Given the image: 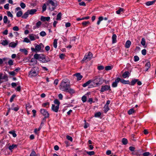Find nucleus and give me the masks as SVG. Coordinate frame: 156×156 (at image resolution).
Wrapping results in <instances>:
<instances>
[{
    "mask_svg": "<svg viewBox=\"0 0 156 156\" xmlns=\"http://www.w3.org/2000/svg\"><path fill=\"white\" fill-rule=\"evenodd\" d=\"M70 87L69 83L68 82V79H66L62 81L60 83L59 88L60 90L66 92L68 90V88H69Z\"/></svg>",
    "mask_w": 156,
    "mask_h": 156,
    "instance_id": "1",
    "label": "nucleus"
},
{
    "mask_svg": "<svg viewBox=\"0 0 156 156\" xmlns=\"http://www.w3.org/2000/svg\"><path fill=\"white\" fill-rule=\"evenodd\" d=\"M34 45L35 48L33 47L31 48V50L32 52L36 53L44 52V46L42 43H40L39 44H35Z\"/></svg>",
    "mask_w": 156,
    "mask_h": 156,
    "instance_id": "2",
    "label": "nucleus"
},
{
    "mask_svg": "<svg viewBox=\"0 0 156 156\" xmlns=\"http://www.w3.org/2000/svg\"><path fill=\"white\" fill-rule=\"evenodd\" d=\"M34 57L36 59H38L43 63L47 62L50 61L48 57H45V56L42 54H35L34 55Z\"/></svg>",
    "mask_w": 156,
    "mask_h": 156,
    "instance_id": "3",
    "label": "nucleus"
},
{
    "mask_svg": "<svg viewBox=\"0 0 156 156\" xmlns=\"http://www.w3.org/2000/svg\"><path fill=\"white\" fill-rule=\"evenodd\" d=\"M91 80L95 85L92 86V87L98 86L102 84L103 83L102 78L99 76H96Z\"/></svg>",
    "mask_w": 156,
    "mask_h": 156,
    "instance_id": "4",
    "label": "nucleus"
},
{
    "mask_svg": "<svg viewBox=\"0 0 156 156\" xmlns=\"http://www.w3.org/2000/svg\"><path fill=\"white\" fill-rule=\"evenodd\" d=\"M46 4L50 11H53L58 5L57 2L55 3L52 0H48Z\"/></svg>",
    "mask_w": 156,
    "mask_h": 156,
    "instance_id": "5",
    "label": "nucleus"
},
{
    "mask_svg": "<svg viewBox=\"0 0 156 156\" xmlns=\"http://www.w3.org/2000/svg\"><path fill=\"white\" fill-rule=\"evenodd\" d=\"M39 73V69L37 67H34L29 72L28 76L30 77H33L37 76Z\"/></svg>",
    "mask_w": 156,
    "mask_h": 156,
    "instance_id": "6",
    "label": "nucleus"
},
{
    "mask_svg": "<svg viewBox=\"0 0 156 156\" xmlns=\"http://www.w3.org/2000/svg\"><path fill=\"white\" fill-rule=\"evenodd\" d=\"M92 54L90 51L88 52L85 54L82 61L83 62L89 61L92 58Z\"/></svg>",
    "mask_w": 156,
    "mask_h": 156,
    "instance_id": "7",
    "label": "nucleus"
},
{
    "mask_svg": "<svg viewBox=\"0 0 156 156\" xmlns=\"http://www.w3.org/2000/svg\"><path fill=\"white\" fill-rule=\"evenodd\" d=\"M40 111L41 114L44 116L43 120H45V119L49 117V114L46 110L44 109H41Z\"/></svg>",
    "mask_w": 156,
    "mask_h": 156,
    "instance_id": "8",
    "label": "nucleus"
},
{
    "mask_svg": "<svg viewBox=\"0 0 156 156\" xmlns=\"http://www.w3.org/2000/svg\"><path fill=\"white\" fill-rule=\"evenodd\" d=\"M108 90H111V87L110 85H103L101 88L100 92H103Z\"/></svg>",
    "mask_w": 156,
    "mask_h": 156,
    "instance_id": "9",
    "label": "nucleus"
},
{
    "mask_svg": "<svg viewBox=\"0 0 156 156\" xmlns=\"http://www.w3.org/2000/svg\"><path fill=\"white\" fill-rule=\"evenodd\" d=\"M28 37L30 40L31 41H34L36 39H38L39 38L37 35L34 34H30Z\"/></svg>",
    "mask_w": 156,
    "mask_h": 156,
    "instance_id": "10",
    "label": "nucleus"
},
{
    "mask_svg": "<svg viewBox=\"0 0 156 156\" xmlns=\"http://www.w3.org/2000/svg\"><path fill=\"white\" fill-rule=\"evenodd\" d=\"M120 80V78L119 77L115 79V81L112 84V87H117L118 84Z\"/></svg>",
    "mask_w": 156,
    "mask_h": 156,
    "instance_id": "11",
    "label": "nucleus"
},
{
    "mask_svg": "<svg viewBox=\"0 0 156 156\" xmlns=\"http://www.w3.org/2000/svg\"><path fill=\"white\" fill-rule=\"evenodd\" d=\"M59 108V106L58 105L55 106L54 104H52V105L51 110L55 112H57L58 111Z\"/></svg>",
    "mask_w": 156,
    "mask_h": 156,
    "instance_id": "12",
    "label": "nucleus"
},
{
    "mask_svg": "<svg viewBox=\"0 0 156 156\" xmlns=\"http://www.w3.org/2000/svg\"><path fill=\"white\" fill-rule=\"evenodd\" d=\"M1 80H4L5 81H7L8 80V76L7 74H5L2 75V74L1 73Z\"/></svg>",
    "mask_w": 156,
    "mask_h": 156,
    "instance_id": "13",
    "label": "nucleus"
},
{
    "mask_svg": "<svg viewBox=\"0 0 156 156\" xmlns=\"http://www.w3.org/2000/svg\"><path fill=\"white\" fill-rule=\"evenodd\" d=\"M17 44V42H14L13 41L9 44V47L14 48L16 46Z\"/></svg>",
    "mask_w": 156,
    "mask_h": 156,
    "instance_id": "14",
    "label": "nucleus"
},
{
    "mask_svg": "<svg viewBox=\"0 0 156 156\" xmlns=\"http://www.w3.org/2000/svg\"><path fill=\"white\" fill-rule=\"evenodd\" d=\"M40 20L42 21H48L50 20V17H45L43 16H41Z\"/></svg>",
    "mask_w": 156,
    "mask_h": 156,
    "instance_id": "15",
    "label": "nucleus"
},
{
    "mask_svg": "<svg viewBox=\"0 0 156 156\" xmlns=\"http://www.w3.org/2000/svg\"><path fill=\"white\" fill-rule=\"evenodd\" d=\"M74 76H76L78 80H80L83 77V76L79 73H77L75 74Z\"/></svg>",
    "mask_w": 156,
    "mask_h": 156,
    "instance_id": "16",
    "label": "nucleus"
},
{
    "mask_svg": "<svg viewBox=\"0 0 156 156\" xmlns=\"http://www.w3.org/2000/svg\"><path fill=\"white\" fill-rule=\"evenodd\" d=\"M90 93H87V94H85V95L83 96L82 97V100L83 102L84 103L86 101L87 97L86 96H87L88 94H90Z\"/></svg>",
    "mask_w": 156,
    "mask_h": 156,
    "instance_id": "17",
    "label": "nucleus"
},
{
    "mask_svg": "<svg viewBox=\"0 0 156 156\" xmlns=\"http://www.w3.org/2000/svg\"><path fill=\"white\" fill-rule=\"evenodd\" d=\"M41 25V22L40 21H38L36 23V25L33 27V29L34 30L36 28H39Z\"/></svg>",
    "mask_w": 156,
    "mask_h": 156,
    "instance_id": "18",
    "label": "nucleus"
},
{
    "mask_svg": "<svg viewBox=\"0 0 156 156\" xmlns=\"http://www.w3.org/2000/svg\"><path fill=\"white\" fill-rule=\"evenodd\" d=\"M14 105H15L14 104H12V105L10 109L12 110H13L16 112H17L19 109V108H18V106H17L15 107H14Z\"/></svg>",
    "mask_w": 156,
    "mask_h": 156,
    "instance_id": "19",
    "label": "nucleus"
},
{
    "mask_svg": "<svg viewBox=\"0 0 156 156\" xmlns=\"http://www.w3.org/2000/svg\"><path fill=\"white\" fill-rule=\"evenodd\" d=\"M130 73L129 71L125 72L122 74V77L124 78L129 77L130 75Z\"/></svg>",
    "mask_w": 156,
    "mask_h": 156,
    "instance_id": "20",
    "label": "nucleus"
},
{
    "mask_svg": "<svg viewBox=\"0 0 156 156\" xmlns=\"http://www.w3.org/2000/svg\"><path fill=\"white\" fill-rule=\"evenodd\" d=\"M117 36L115 34H113L112 37V43L114 44L117 42Z\"/></svg>",
    "mask_w": 156,
    "mask_h": 156,
    "instance_id": "21",
    "label": "nucleus"
},
{
    "mask_svg": "<svg viewBox=\"0 0 156 156\" xmlns=\"http://www.w3.org/2000/svg\"><path fill=\"white\" fill-rule=\"evenodd\" d=\"M151 66L150 62H148L146 63L145 65V71H148L149 69L150 68Z\"/></svg>",
    "mask_w": 156,
    "mask_h": 156,
    "instance_id": "22",
    "label": "nucleus"
},
{
    "mask_svg": "<svg viewBox=\"0 0 156 156\" xmlns=\"http://www.w3.org/2000/svg\"><path fill=\"white\" fill-rule=\"evenodd\" d=\"M120 81L122 84H130V82L129 80H126L124 79H120Z\"/></svg>",
    "mask_w": 156,
    "mask_h": 156,
    "instance_id": "23",
    "label": "nucleus"
},
{
    "mask_svg": "<svg viewBox=\"0 0 156 156\" xmlns=\"http://www.w3.org/2000/svg\"><path fill=\"white\" fill-rule=\"evenodd\" d=\"M131 42L129 40H127L126 43L125 47L126 48H129L130 45H131Z\"/></svg>",
    "mask_w": 156,
    "mask_h": 156,
    "instance_id": "24",
    "label": "nucleus"
},
{
    "mask_svg": "<svg viewBox=\"0 0 156 156\" xmlns=\"http://www.w3.org/2000/svg\"><path fill=\"white\" fill-rule=\"evenodd\" d=\"M91 82H92V81L91 80H89L83 84L82 85V86L83 87H86L90 84Z\"/></svg>",
    "mask_w": 156,
    "mask_h": 156,
    "instance_id": "25",
    "label": "nucleus"
},
{
    "mask_svg": "<svg viewBox=\"0 0 156 156\" xmlns=\"http://www.w3.org/2000/svg\"><path fill=\"white\" fill-rule=\"evenodd\" d=\"M138 81V80L137 79H134L133 80L131 81V82H130V84H129L131 86H133Z\"/></svg>",
    "mask_w": 156,
    "mask_h": 156,
    "instance_id": "26",
    "label": "nucleus"
},
{
    "mask_svg": "<svg viewBox=\"0 0 156 156\" xmlns=\"http://www.w3.org/2000/svg\"><path fill=\"white\" fill-rule=\"evenodd\" d=\"M37 11L36 9H32L30 10H28V11L29 13V14L33 15Z\"/></svg>",
    "mask_w": 156,
    "mask_h": 156,
    "instance_id": "27",
    "label": "nucleus"
},
{
    "mask_svg": "<svg viewBox=\"0 0 156 156\" xmlns=\"http://www.w3.org/2000/svg\"><path fill=\"white\" fill-rule=\"evenodd\" d=\"M29 15L28 11L25 12L22 16V18L23 19H26L27 18Z\"/></svg>",
    "mask_w": 156,
    "mask_h": 156,
    "instance_id": "28",
    "label": "nucleus"
},
{
    "mask_svg": "<svg viewBox=\"0 0 156 156\" xmlns=\"http://www.w3.org/2000/svg\"><path fill=\"white\" fill-rule=\"evenodd\" d=\"M17 147V145L15 144H12L11 145H10L9 147V149L11 151L14 148H16Z\"/></svg>",
    "mask_w": 156,
    "mask_h": 156,
    "instance_id": "29",
    "label": "nucleus"
},
{
    "mask_svg": "<svg viewBox=\"0 0 156 156\" xmlns=\"http://www.w3.org/2000/svg\"><path fill=\"white\" fill-rule=\"evenodd\" d=\"M155 2V0H154L151 1H149L146 2L145 3L147 6H150L153 4Z\"/></svg>",
    "mask_w": 156,
    "mask_h": 156,
    "instance_id": "30",
    "label": "nucleus"
},
{
    "mask_svg": "<svg viewBox=\"0 0 156 156\" xmlns=\"http://www.w3.org/2000/svg\"><path fill=\"white\" fill-rule=\"evenodd\" d=\"M66 92H68L70 94H73L75 93L74 90L73 89L70 88V87L69 88H68V90Z\"/></svg>",
    "mask_w": 156,
    "mask_h": 156,
    "instance_id": "31",
    "label": "nucleus"
},
{
    "mask_svg": "<svg viewBox=\"0 0 156 156\" xmlns=\"http://www.w3.org/2000/svg\"><path fill=\"white\" fill-rule=\"evenodd\" d=\"M20 51L21 52L23 53L26 55L28 54V51L25 48L20 49Z\"/></svg>",
    "mask_w": 156,
    "mask_h": 156,
    "instance_id": "32",
    "label": "nucleus"
},
{
    "mask_svg": "<svg viewBox=\"0 0 156 156\" xmlns=\"http://www.w3.org/2000/svg\"><path fill=\"white\" fill-rule=\"evenodd\" d=\"M104 108L105 112V113H106L110 109L108 105H105L104 106Z\"/></svg>",
    "mask_w": 156,
    "mask_h": 156,
    "instance_id": "33",
    "label": "nucleus"
},
{
    "mask_svg": "<svg viewBox=\"0 0 156 156\" xmlns=\"http://www.w3.org/2000/svg\"><path fill=\"white\" fill-rule=\"evenodd\" d=\"M1 44L4 46L7 45L9 44V42L7 40H3L1 43Z\"/></svg>",
    "mask_w": 156,
    "mask_h": 156,
    "instance_id": "34",
    "label": "nucleus"
},
{
    "mask_svg": "<svg viewBox=\"0 0 156 156\" xmlns=\"http://www.w3.org/2000/svg\"><path fill=\"white\" fill-rule=\"evenodd\" d=\"M23 15V12L22 11L20 10L17 12L16 14V16L18 17H20L22 16Z\"/></svg>",
    "mask_w": 156,
    "mask_h": 156,
    "instance_id": "35",
    "label": "nucleus"
},
{
    "mask_svg": "<svg viewBox=\"0 0 156 156\" xmlns=\"http://www.w3.org/2000/svg\"><path fill=\"white\" fill-rule=\"evenodd\" d=\"M62 13L61 12H59L57 15V18H56V20H61V17H62Z\"/></svg>",
    "mask_w": 156,
    "mask_h": 156,
    "instance_id": "36",
    "label": "nucleus"
},
{
    "mask_svg": "<svg viewBox=\"0 0 156 156\" xmlns=\"http://www.w3.org/2000/svg\"><path fill=\"white\" fill-rule=\"evenodd\" d=\"M122 143L124 145H126L127 144L128 141L127 139L125 138H123L122 139Z\"/></svg>",
    "mask_w": 156,
    "mask_h": 156,
    "instance_id": "37",
    "label": "nucleus"
},
{
    "mask_svg": "<svg viewBox=\"0 0 156 156\" xmlns=\"http://www.w3.org/2000/svg\"><path fill=\"white\" fill-rule=\"evenodd\" d=\"M9 133L12 135L14 137H15L17 135L14 131H10L9 132Z\"/></svg>",
    "mask_w": 156,
    "mask_h": 156,
    "instance_id": "38",
    "label": "nucleus"
},
{
    "mask_svg": "<svg viewBox=\"0 0 156 156\" xmlns=\"http://www.w3.org/2000/svg\"><path fill=\"white\" fill-rule=\"evenodd\" d=\"M57 40L56 39H55L54 40V42L53 43V47L54 48H57Z\"/></svg>",
    "mask_w": 156,
    "mask_h": 156,
    "instance_id": "39",
    "label": "nucleus"
},
{
    "mask_svg": "<svg viewBox=\"0 0 156 156\" xmlns=\"http://www.w3.org/2000/svg\"><path fill=\"white\" fill-rule=\"evenodd\" d=\"M124 9L122 8H120L119 9L116 11V13L118 14H120L121 12H123Z\"/></svg>",
    "mask_w": 156,
    "mask_h": 156,
    "instance_id": "40",
    "label": "nucleus"
},
{
    "mask_svg": "<svg viewBox=\"0 0 156 156\" xmlns=\"http://www.w3.org/2000/svg\"><path fill=\"white\" fill-rule=\"evenodd\" d=\"M3 20L4 23H8V21L9 22L8 23H9V21H8L7 17L6 16H5L4 17Z\"/></svg>",
    "mask_w": 156,
    "mask_h": 156,
    "instance_id": "41",
    "label": "nucleus"
},
{
    "mask_svg": "<svg viewBox=\"0 0 156 156\" xmlns=\"http://www.w3.org/2000/svg\"><path fill=\"white\" fill-rule=\"evenodd\" d=\"M49 103L48 102H47L44 103H43L42 104V106L46 107L47 108H48V106L49 105Z\"/></svg>",
    "mask_w": 156,
    "mask_h": 156,
    "instance_id": "42",
    "label": "nucleus"
},
{
    "mask_svg": "<svg viewBox=\"0 0 156 156\" xmlns=\"http://www.w3.org/2000/svg\"><path fill=\"white\" fill-rule=\"evenodd\" d=\"M101 115V113L100 112H97L96 113L94 114V117L96 118H99Z\"/></svg>",
    "mask_w": 156,
    "mask_h": 156,
    "instance_id": "43",
    "label": "nucleus"
},
{
    "mask_svg": "<svg viewBox=\"0 0 156 156\" xmlns=\"http://www.w3.org/2000/svg\"><path fill=\"white\" fill-rule=\"evenodd\" d=\"M86 152L87 154L89 155H94V154L95 152L94 151H86Z\"/></svg>",
    "mask_w": 156,
    "mask_h": 156,
    "instance_id": "44",
    "label": "nucleus"
},
{
    "mask_svg": "<svg viewBox=\"0 0 156 156\" xmlns=\"http://www.w3.org/2000/svg\"><path fill=\"white\" fill-rule=\"evenodd\" d=\"M141 44L143 46H144L145 45V40L144 38H142L141 41Z\"/></svg>",
    "mask_w": 156,
    "mask_h": 156,
    "instance_id": "45",
    "label": "nucleus"
},
{
    "mask_svg": "<svg viewBox=\"0 0 156 156\" xmlns=\"http://www.w3.org/2000/svg\"><path fill=\"white\" fill-rule=\"evenodd\" d=\"M20 6L21 8L23 9H24L26 6V4L24 3L23 2H20Z\"/></svg>",
    "mask_w": 156,
    "mask_h": 156,
    "instance_id": "46",
    "label": "nucleus"
},
{
    "mask_svg": "<svg viewBox=\"0 0 156 156\" xmlns=\"http://www.w3.org/2000/svg\"><path fill=\"white\" fill-rule=\"evenodd\" d=\"M134 112V110L133 108L129 109L128 111V113L129 115H131Z\"/></svg>",
    "mask_w": 156,
    "mask_h": 156,
    "instance_id": "47",
    "label": "nucleus"
},
{
    "mask_svg": "<svg viewBox=\"0 0 156 156\" xmlns=\"http://www.w3.org/2000/svg\"><path fill=\"white\" fill-rule=\"evenodd\" d=\"M112 68V67L109 66H106L105 67V69L107 71H108L111 70Z\"/></svg>",
    "mask_w": 156,
    "mask_h": 156,
    "instance_id": "48",
    "label": "nucleus"
},
{
    "mask_svg": "<svg viewBox=\"0 0 156 156\" xmlns=\"http://www.w3.org/2000/svg\"><path fill=\"white\" fill-rule=\"evenodd\" d=\"M47 5L46 4H44L43 6H42V12H44V11H45L46 10V7H47Z\"/></svg>",
    "mask_w": 156,
    "mask_h": 156,
    "instance_id": "49",
    "label": "nucleus"
},
{
    "mask_svg": "<svg viewBox=\"0 0 156 156\" xmlns=\"http://www.w3.org/2000/svg\"><path fill=\"white\" fill-rule=\"evenodd\" d=\"M40 34L41 36L44 37L46 36V34L45 32L42 31L40 33Z\"/></svg>",
    "mask_w": 156,
    "mask_h": 156,
    "instance_id": "50",
    "label": "nucleus"
},
{
    "mask_svg": "<svg viewBox=\"0 0 156 156\" xmlns=\"http://www.w3.org/2000/svg\"><path fill=\"white\" fill-rule=\"evenodd\" d=\"M23 42L28 43L30 42V41L28 38L25 37L24 38V40H23Z\"/></svg>",
    "mask_w": 156,
    "mask_h": 156,
    "instance_id": "51",
    "label": "nucleus"
},
{
    "mask_svg": "<svg viewBox=\"0 0 156 156\" xmlns=\"http://www.w3.org/2000/svg\"><path fill=\"white\" fill-rule=\"evenodd\" d=\"M54 102L55 104H56L57 105H58V106H59L60 102L58 99H56L54 101Z\"/></svg>",
    "mask_w": 156,
    "mask_h": 156,
    "instance_id": "52",
    "label": "nucleus"
},
{
    "mask_svg": "<svg viewBox=\"0 0 156 156\" xmlns=\"http://www.w3.org/2000/svg\"><path fill=\"white\" fill-rule=\"evenodd\" d=\"M104 69V67L102 66H98V69L99 70H101Z\"/></svg>",
    "mask_w": 156,
    "mask_h": 156,
    "instance_id": "53",
    "label": "nucleus"
},
{
    "mask_svg": "<svg viewBox=\"0 0 156 156\" xmlns=\"http://www.w3.org/2000/svg\"><path fill=\"white\" fill-rule=\"evenodd\" d=\"M16 96V95L15 94H13L12 95L10 99V102H12L13 101L14 99Z\"/></svg>",
    "mask_w": 156,
    "mask_h": 156,
    "instance_id": "54",
    "label": "nucleus"
},
{
    "mask_svg": "<svg viewBox=\"0 0 156 156\" xmlns=\"http://www.w3.org/2000/svg\"><path fill=\"white\" fill-rule=\"evenodd\" d=\"M30 156H36L35 152L34 150L32 151L30 154Z\"/></svg>",
    "mask_w": 156,
    "mask_h": 156,
    "instance_id": "55",
    "label": "nucleus"
},
{
    "mask_svg": "<svg viewBox=\"0 0 156 156\" xmlns=\"http://www.w3.org/2000/svg\"><path fill=\"white\" fill-rule=\"evenodd\" d=\"M7 14L8 16L12 18L13 16L12 14L10 11H7Z\"/></svg>",
    "mask_w": 156,
    "mask_h": 156,
    "instance_id": "56",
    "label": "nucleus"
},
{
    "mask_svg": "<svg viewBox=\"0 0 156 156\" xmlns=\"http://www.w3.org/2000/svg\"><path fill=\"white\" fill-rule=\"evenodd\" d=\"M66 137V138L70 141L72 142L73 141V138L71 136L69 135H67Z\"/></svg>",
    "mask_w": 156,
    "mask_h": 156,
    "instance_id": "57",
    "label": "nucleus"
},
{
    "mask_svg": "<svg viewBox=\"0 0 156 156\" xmlns=\"http://www.w3.org/2000/svg\"><path fill=\"white\" fill-rule=\"evenodd\" d=\"M8 63L9 65V66H12V65H13V61L12 60L10 59L8 61Z\"/></svg>",
    "mask_w": 156,
    "mask_h": 156,
    "instance_id": "58",
    "label": "nucleus"
},
{
    "mask_svg": "<svg viewBox=\"0 0 156 156\" xmlns=\"http://www.w3.org/2000/svg\"><path fill=\"white\" fill-rule=\"evenodd\" d=\"M12 29L13 30L15 31H18L19 30V27L16 26L13 27Z\"/></svg>",
    "mask_w": 156,
    "mask_h": 156,
    "instance_id": "59",
    "label": "nucleus"
},
{
    "mask_svg": "<svg viewBox=\"0 0 156 156\" xmlns=\"http://www.w3.org/2000/svg\"><path fill=\"white\" fill-rule=\"evenodd\" d=\"M139 58L137 56H134V61L135 62H137L139 60Z\"/></svg>",
    "mask_w": 156,
    "mask_h": 156,
    "instance_id": "60",
    "label": "nucleus"
},
{
    "mask_svg": "<svg viewBox=\"0 0 156 156\" xmlns=\"http://www.w3.org/2000/svg\"><path fill=\"white\" fill-rule=\"evenodd\" d=\"M8 30L6 29L2 32V33L4 35H7L8 34Z\"/></svg>",
    "mask_w": 156,
    "mask_h": 156,
    "instance_id": "61",
    "label": "nucleus"
},
{
    "mask_svg": "<svg viewBox=\"0 0 156 156\" xmlns=\"http://www.w3.org/2000/svg\"><path fill=\"white\" fill-rule=\"evenodd\" d=\"M9 4L7 3L4 6V8L6 10H8L9 9Z\"/></svg>",
    "mask_w": 156,
    "mask_h": 156,
    "instance_id": "62",
    "label": "nucleus"
},
{
    "mask_svg": "<svg viewBox=\"0 0 156 156\" xmlns=\"http://www.w3.org/2000/svg\"><path fill=\"white\" fill-rule=\"evenodd\" d=\"M146 50L145 49L142 50L141 51L142 54L143 55H145L146 54Z\"/></svg>",
    "mask_w": 156,
    "mask_h": 156,
    "instance_id": "63",
    "label": "nucleus"
},
{
    "mask_svg": "<svg viewBox=\"0 0 156 156\" xmlns=\"http://www.w3.org/2000/svg\"><path fill=\"white\" fill-rule=\"evenodd\" d=\"M150 154V153L149 152H146L144 153L143 155V156H148Z\"/></svg>",
    "mask_w": 156,
    "mask_h": 156,
    "instance_id": "64",
    "label": "nucleus"
}]
</instances>
